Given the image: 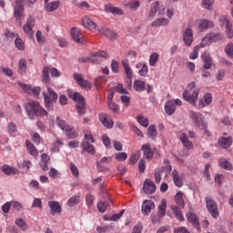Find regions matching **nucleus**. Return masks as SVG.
Here are the masks:
<instances>
[{"instance_id":"nucleus-1","label":"nucleus","mask_w":233,"mask_h":233,"mask_svg":"<svg viewBox=\"0 0 233 233\" xmlns=\"http://www.w3.org/2000/svg\"><path fill=\"white\" fill-rule=\"evenodd\" d=\"M25 112L29 119H35L36 117H46L48 112L46 111L38 102L33 101L25 104Z\"/></svg>"},{"instance_id":"nucleus-2","label":"nucleus","mask_w":233,"mask_h":233,"mask_svg":"<svg viewBox=\"0 0 233 233\" xmlns=\"http://www.w3.org/2000/svg\"><path fill=\"white\" fill-rule=\"evenodd\" d=\"M66 94L70 99L76 103V108L78 116H85V114H86V100L85 99V96L71 89H68Z\"/></svg>"},{"instance_id":"nucleus-3","label":"nucleus","mask_w":233,"mask_h":233,"mask_svg":"<svg viewBox=\"0 0 233 233\" xmlns=\"http://www.w3.org/2000/svg\"><path fill=\"white\" fill-rule=\"evenodd\" d=\"M43 96L46 108L52 110L54 108V103L57 101V93H56L52 87H47V92H44Z\"/></svg>"},{"instance_id":"nucleus-4","label":"nucleus","mask_w":233,"mask_h":233,"mask_svg":"<svg viewBox=\"0 0 233 233\" xmlns=\"http://www.w3.org/2000/svg\"><path fill=\"white\" fill-rule=\"evenodd\" d=\"M223 34L219 32H212L207 34L200 43L201 48H205L207 45H212V43H218V41H222Z\"/></svg>"},{"instance_id":"nucleus-5","label":"nucleus","mask_w":233,"mask_h":233,"mask_svg":"<svg viewBox=\"0 0 233 233\" xmlns=\"http://www.w3.org/2000/svg\"><path fill=\"white\" fill-rule=\"evenodd\" d=\"M189 118L192 119L195 127L199 128V130H205L207 128V124L203 121V115L199 112L189 110Z\"/></svg>"},{"instance_id":"nucleus-6","label":"nucleus","mask_w":233,"mask_h":233,"mask_svg":"<svg viewBox=\"0 0 233 233\" xmlns=\"http://www.w3.org/2000/svg\"><path fill=\"white\" fill-rule=\"evenodd\" d=\"M101 57L104 59H107L108 54L105 51H99L92 53L91 56L88 58L82 57L79 59L82 63H99L101 61Z\"/></svg>"},{"instance_id":"nucleus-7","label":"nucleus","mask_w":233,"mask_h":233,"mask_svg":"<svg viewBox=\"0 0 233 233\" xmlns=\"http://www.w3.org/2000/svg\"><path fill=\"white\" fill-rule=\"evenodd\" d=\"M207 208L212 218H218L219 217V210L218 209V204L212 198L207 197L205 198Z\"/></svg>"},{"instance_id":"nucleus-8","label":"nucleus","mask_w":233,"mask_h":233,"mask_svg":"<svg viewBox=\"0 0 233 233\" xmlns=\"http://www.w3.org/2000/svg\"><path fill=\"white\" fill-rule=\"evenodd\" d=\"M199 96V88H195L192 92V95L188 93V90H186L182 94V97L184 101L190 103L193 106H196V103L198 101V97Z\"/></svg>"},{"instance_id":"nucleus-9","label":"nucleus","mask_w":233,"mask_h":233,"mask_svg":"<svg viewBox=\"0 0 233 233\" xmlns=\"http://www.w3.org/2000/svg\"><path fill=\"white\" fill-rule=\"evenodd\" d=\"M157 12L159 15H165L167 11L165 7L159 4V2H154L150 5L148 17H156V14H157Z\"/></svg>"},{"instance_id":"nucleus-10","label":"nucleus","mask_w":233,"mask_h":233,"mask_svg":"<svg viewBox=\"0 0 233 233\" xmlns=\"http://www.w3.org/2000/svg\"><path fill=\"white\" fill-rule=\"evenodd\" d=\"M35 26V19L34 17L29 16L26 19V23L23 25V31L28 37H32L34 35V27Z\"/></svg>"},{"instance_id":"nucleus-11","label":"nucleus","mask_w":233,"mask_h":233,"mask_svg":"<svg viewBox=\"0 0 233 233\" xmlns=\"http://www.w3.org/2000/svg\"><path fill=\"white\" fill-rule=\"evenodd\" d=\"M73 77L76 83H77L84 90H92V84H90L88 80H84L83 75L75 73Z\"/></svg>"},{"instance_id":"nucleus-12","label":"nucleus","mask_w":233,"mask_h":233,"mask_svg":"<svg viewBox=\"0 0 233 233\" xmlns=\"http://www.w3.org/2000/svg\"><path fill=\"white\" fill-rule=\"evenodd\" d=\"M23 12H25V7L23 6V0H16L14 13L16 21L21 20V17H23Z\"/></svg>"},{"instance_id":"nucleus-13","label":"nucleus","mask_w":233,"mask_h":233,"mask_svg":"<svg viewBox=\"0 0 233 233\" xmlns=\"http://www.w3.org/2000/svg\"><path fill=\"white\" fill-rule=\"evenodd\" d=\"M183 41L186 46H192L194 43V32L190 28H187L183 33Z\"/></svg>"},{"instance_id":"nucleus-14","label":"nucleus","mask_w":233,"mask_h":233,"mask_svg":"<svg viewBox=\"0 0 233 233\" xmlns=\"http://www.w3.org/2000/svg\"><path fill=\"white\" fill-rule=\"evenodd\" d=\"M153 208H156L154 201L147 199L142 203V214L144 216H148Z\"/></svg>"},{"instance_id":"nucleus-15","label":"nucleus","mask_w":233,"mask_h":233,"mask_svg":"<svg viewBox=\"0 0 233 233\" xmlns=\"http://www.w3.org/2000/svg\"><path fill=\"white\" fill-rule=\"evenodd\" d=\"M99 121L106 128H113L114 127V120L112 118H108V115L105 113H101L99 115Z\"/></svg>"},{"instance_id":"nucleus-16","label":"nucleus","mask_w":233,"mask_h":233,"mask_svg":"<svg viewBox=\"0 0 233 233\" xmlns=\"http://www.w3.org/2000/svg\"><path fill=\"white\" fill-rule=\"evenodd\" d=\"M71 37L75 41V43H78V45H83L85 43V40H83V35L79 31V29L73 27L71 29Z\"/></svg>"},{"instance_id":"nucleus-17","label":"nucleus","mask_w":233,"mask_h":233,"mask_svg":"<svg viewBox=\"0 0 233 233\" xmlns=\"http://www.w3.org/2000/svg\"><path fill=\"white\" fill-rule=\"evenodd\" d=\"M215 25L212 20L201 19L198 25L199 32H205V30H209L214 28Z\"/></svg>"},{"instance_id":"nucleus-18","label":"nucleus","mask_w":233,"mask_h":233,"mask_svg":"<svg viewBox=\"0 0 233 233\" xmlns=\"http://www.w3.org/2000/svg\"><path fill=\"white\" fill-rule=\"evenodd\" d=\"M141 150L144 152V157L147 159V161H152L154 158V151H152V147L150 144H146L141 147Z\"/></svg>"},{"instance_id":"nucleus-19","label":"nucleus","mask_w":233,"mask_h":233,"mask_svg":"<svg viewBox=\"0 0 233 233\" xmlns=\"http://www.w3.org/2000/svg\"><path fill=\"white\" fill-rule=\"evenodd\" d=\"M145 194H154L156 192V184L150 179H146L143 185Z\"/></svg>"},{"instance_id":"nucleus-20","label":"nucleus","mask_w":233,"mask_h":233,"mask_svg":"<svg viewBox=\"0 0 233 233\" xmlns=\"http://www.w3.org/2000/svg\"><path fill=\"white\" fill-rule=\"evenodd\" d=\"M179 139L184 148H187V150H192V148H194V144H192V141L188 139V137H187L186 133H181L179 135Z\"/></svg>"},{"instance_id":"nucleus-21","label":"nucleus","mask_w":233,"mask_h":233,"mask_svg":"<svg viewBox=\"0 0 233 233\" xmlns=\"http://www.w3.org/2000/svg\"><path fill=\"white\" fill-rule=\"evenodd\" d=\"M112 161V157H104L101 158L99 162H97V167L101 170V172H110V169L106 168V165Z\"/></svg>"},{"instance_id":"nucleus-22","label":"nucleus","mask_w":233,"mask_h":233,"mask_svg":"<svg viewBox=\"0 0 233 233\" xmlns=\"http://www.w3.org/2000/svg\"><path fill=\"white\" fill-rule=\"evenodd\" d=\"M82 25L86 26L87 30H90V32H96V23H94V21H92L90 17L85 16L82 19Z\"/></svg>"},{"instance_id":"nucleus-23","label":"nucleus","mask_w":233,"mask_h":233,"mask_svg":"<svg viewBox=\"0 0 233 233\" xmlns=\"http://www.w3.org/2000/svg\"><path fill=\"white\" fill-rule=\"evenodd\" d=\"M172 176L175 187H177V188H181V187H183V176L179 175V172H177V170L176 169L173 170Z\"/></svg>"},{"instance_id":"nucleus-24","label":"nucleus","mask_w":233,"mask_h":233,"mask_svg":"<svg viewBox=\"0 0 233 233\" xmlns=\"http://www.w3.org/2000/svg\"><path fill=\"white\" fill-rule=\"evenodd\" d=\"M187 221H189L190 224L194 225L195 228L197 230H199V218H198V215L194 214L192 212H189L187 214Z\"/></svg>"},{"instance_id":"nucleus-25","label":"nucleus","mask_w":233,"mask_h":233,"mask_svg":"<svg viewBox=\"0 0 233 233\" xmlns=\"http://www.w3.org/2000/svg\"><path fill=\"white\" fill-rule=\"evenodd\" d=\"M48 207L51 208V215L61 214V205L57 201H49Z\"/></svg>"},{"instance_id":"nucleus-26","label":"nucleus","mask_w":233,"mask_h":233,"mask_svg":"<svg viewBox=\"0 0 233 233\" xmlns=\"http://www.w3.org/2000/svg\"><path fill=\"white\" fill-rule=\"evenodd\" d=\"M218 144L221 148H230L232 147V138L231 137H221L218 139Z\"/></svg>"},{"instance_id":"nucleus-27","label":"nucleus","mask_w":233,"mask_h":233,"mask_svg":"<svg viewBox=\"0 0 233 233\" xmlns=\"http://www.w3.org/2000/svg\"><path fill=\"white\" fill-rule=\"evenodd\" d=\"M133 88L136 92H145L147 84L143 80L136 79L133 83Z\"/></svg>"},{"instance_id":"nucleus-28","label":"nucleus","mask_w":233,"mask_h":233,"mask_svg":"<svg viewBox=\"0 0 233 233\" xmlns=\"http://www.w3.org/2000/svg\"><path fill=\"white\" fill-rule=\"evenodd\" d=\"M26 150L30 156H33V157H37L39 156V152L37 151V148L35 146H34L30 140L25 141Z\"/></svg>"},{"instance_id":"nucleus-29","label":"nucleus","mask_w":233,"mask_h":233,"mask_svg":"<svg viewBox=\"0 0 233 233\" xmlns=\"http://www.w3.org/2000/svg\"><path fill=\"white\" fill-rule=\"evenodd\" d=\"M165 112L167 116H173L176 112V106L174 105V100H168L165 104Z\"/></svg>"},{"instance_id":"nucleus-30","label":"nucleus","mask_w":233,"mask_h":233,"mask_svg":"<svg viewBox=\"0 0 233 233\" xmlns=\"http://www.w3.org/2000/svg\"><path fill=\"white\" fill-rule=\"evenodd\" d=\"M105 10L114 15H123V10L119 9V7L113 6L110 4L105 5Z\"/></svg>"},{"instance_id":"nucleus-31","label":"nucleus","mask_w":233,"mask_h":233,"mask_svg":"<svg viewBox=\"0 0 233 233\" xmlns=\"http://www.w3.org/2000/svg\"><path fill=\"white\" fill-rule=\"evenodd\" d=\"M122 66L126 72L127 77L128 79H131L134 73L132 71V68L130 67V64L128 63L127 59L122 60Z\"/></svg>"},{"instance_id":"nucleus-32","label":"nucleus","mask_w":233,"mask_h":233,"mask_svg":"<svg viewBox=\"0 0 233 233\" xmlns=\"http://www.w3.org/2000/svg\"><path fill=\"white\" fill-rule=\"evenodd\" d=\"M82 148L85 152H88V154H96V148H94V145L90 144V142L86 140L82 141Z\"/></svg>"},{"instance_id":"nucleus-33","label":"nucleus","mask_w":233,"mask_h":233,"mask_svg":"<svg viewBox=\"0 0 233 233\" xmlns=\"http://www.w3.org/2000/svg\"><path fill=\"white\" fill-rule=\"evenodd\" d=\"M46 12H55L57 10L59 6H61V2L59 1H53L51 3H45Z\"/></svg>"},{"instance_id":"nucleus-34","label":"nucleus","mask_w":233,"mask_h":233,"mask_svg":"<svg viewBox=\"0 0 233 233\" xmlns=\"http://www.w3.org/2000/svg\"><path fill=\"white\" fill-rule=\"evenodd\" d=\"M98 31L99 34H102V35H105V37L108 39H114V37H116V33L105 26H102Z\"/></svg>"},{"instance_id":"nucleus-35","label":"nucleus","mask_w":233,"mask_h":233,"mask_svg":"<svg viewBox=\"0 0 233 233\" xmlns=\"http://www.w3.org/2000/svg\"><path fill=\"white\" fill-rule=\"evenodd\" d=\"M212 103V95L207 93L204 95V101L200 100L198 104V108H205L206 106L210 105Z\"/></svg>"},{"instance_id":"nucleus-36","label":"nucleus","mask_w":233,"mask_h":233,"mask_svg":"<svg viewBox=\"0 0 233 233\" xmlns=\"http://www.w3.org/2000/svg\"><path fill=\"white\" fill-rule=\"evenodd\" d=\"M183 196L185 193L178 191L175 196V201L180 208H185V200H183Z\"/></svg>"},{"instance_id":"nucleus-37","label":"nucleus","mask_w":233,"mask_h":233,"mask_svg":"<svg viewBox=\"0 0 233 233\" xmlns=\"http://www.w3.org/2000/svg\"><path fill=\"white\" fill-rule=\"evenodd\" d=\"M170 21L168 18H157L155 21L152 22L151 26H167Z\"/></svg>"},{"instance_id":"nucleus-38","label":"nucleus","mask_w":233,"mask_h":233,"mask_svg":"<svg viewBox=\"0 0 233 233\" xmlns=\"http://www.w3.org/2000/svg\"><path fill=\"white\" fill-rule=\"evenodd\" d=\"M202 60L204 62L203 67L206 70H210L212 67V57H210V55L202 56Z\"/></svg>"},{"instance_id":"nucleus-39","label":"nucleus","mask_w":233,"mask_h":233,"mask_svg":"<svg viewBox=\"0 0 233 233\" xmlns=\"http://www.w3.org/2000/svg\"><path fill=\"white\" fill-rule=\"evenodd\" d=\"M7 133L12 137H15V136H17V126L13 122L9 123L7 125Z\"/></svg>"},{"instance_id":"nucleus-40","label":"nucleus","mask_w":233,"mask_h":233,"mask_svg":"<svg viewBox=\"0 0 233 233\" xmlns=\"http://www.w3.org/2000/svg\"><path fill=\"white\" fill-rule=\"evenodd\" d=\"M64 132H66L68 139H76V137H77V131H76V128H74V127L72 126H68V128Z\"/></svg>"},{"instance_id":"nucleus-41","label":"nucleus","mask_w":233,"mask_h":233,"mask_svg":"<svg viewBox=\"0 0 233 233\" xmlns=\"http://www.w3.org/2000/svg\"><path fill=\"white\" fill-rule=\"evenodd\" d=\"M171 210H173L177 219L178 221H185V217L183 216V213L181 212V209L177 206H172Z\"/></svg>"},{"instance_id":"nucleus-42","label":"nucleus","mask_w":233,"mask_h":233,"mask_svg":"<svg viewBox=\"0 0 233 233\" xmlns=\"http://www.w3.org/2000/svg\"><path fill=\"white\" fill-rule=\"evenodd\" d=\"M137 68H140L138 70V75L141 76L142 77H145V76L148 74V66H146V64L139 63L137 65Z\"/></svg>"},{"instance_id":"nucleus-43","label":"nucleus","mask_w":233,"mask_h":233,"mask_svg":"<svg viewBox=\"0 0 233 233\" xmlns=\"http://www.w3.org/2000/svg\"><path fill=\"white\" fill-rule=\"evenodd\" d=\"M42 81H44V83H50V67L49 66H44Z\"/></svg>"},{"instance_id":"nucleus-44","label":"nucleus","mask_w":233,"mask_h":233,"mask_svg":"<svg viewBox=\"0 0 233 233\" xmlns=\"http://www.w3.org/2000/svg\"><path fill=\"white\" fill-rule=\"evenodd\" d=\"M147 136L151 137V139H156L157 137V129L156 127V125H151L147 128Z\"/></svg>"},{"instance_id":"nucleus-45","label":"nucleus","mask_w":233,"mask_h":233,"mask_svg":"<svg viewBox=\"0 0 233 233\" xmlns=\"http://www.w3.org/2000/svg\"><path fill=\"white\" fill-rule=\"evenodd\" d=\"M219 165L221 168H224L225 170H232V163L225 158L219 159Z\"/></svg>"},{"instance_id":"nucleus-46","label":"nucleus","mask_w":233,"mask_h":233,"mask_svg":"<svg viewBox=\"0 0 233 233\" xmlns=\"http://www.w3.org/2000/svg\"><path fill=\"white\" fill-rule=\"evenodd\" d=\"M137 123H139V125H141V127H144L145 128H147V127H148V125H150L148 118H147L141 115H137Z\"/></svg>"},{"instance_id":"nucleus-47","label":"nucleus","mask_w":233,"mask_h":233,"mask_svg":"<svg viewBox=\"0 0 233 233\" xmlns=\"http://www.w3.org/2000/svg\"><path fill=\"white\" fill-rule=\"evenodd\" d=\"M56 125L57 127H59V128H61V130H63L65 132V130H68V125L66 124V122L65 120H63L60 117H56Z\"/></svg>"},{"instance_id":"nucleus-48","label":"nucleus","mask_w":233,"mask_h":233,"mask_svg":"<svg viewBox=\"0 0 233 233\" xmlns=\"http://www.w3.org/2000/svg\"><path fill=\"white\" fill-rule=\"evenodd\" d=\"M225 53L227 54L228 57L233 59V43H228L225 47Z\"/></svg>"},{"instance_id":"nucleus-49","label":"nucleus","mask_w":233,"mask_h":233,"mask_svg":"<svg viewBox=\"0 0 233 233\" xmlns=\"http://www.w3.org/2000/svg\"><path fill=\"white\" fill-rule=\"evenodd\" d=\"M159 61V55L157 53L151 54L149 57V65L150 66H156V64Z\"/></svg>"},{"instance_id":"nucleus-50","label":"nucleus","mask_w":233,"mask_h":233,"mask_svg":"<svg viewBox=\"0 0 233 233\" xmlns=\"http://www.w3.org/2000/svg\"><path fill=\"white\" fill-rule=\"evenodd\" d=\"M109 203L107 201H101L97 204V208L101 214L105 213L106 208H108Z\"/></svg>"},{"instance_id":"nucleus-51","label":"nucleus","mask_w":233,"mask_h":233,"mask_svg":"<svg viewBox=\"0 0 233 233\" xmlns=\"http://www.w3.org/2000/svg\"><path fill=\"white\" fill-rule=\"evenodd\" d=\"M2 171L4 174H6V176H10V174H15V168L6 165L2 167Z\"/></svg>"},{"instance_id":"nucleus-52","label":"nucleus","mask_w":233,"mask_h":233,"mask_svg":"<svg viewBox=\"0 0 233 233\" xmlns=\"http://www.w3.org/2000/svg\"><path fill=\"white\" fill-rule=\"evenodd\" d=\"M18 68L21 74H24V72H26V59L22 58L19 60Z\"/></svg>"},{"instance_id":"nucleus-53","label":"nucleus","mask_w":233,"mask_h":233,"mask_svg":"<svg viewBox=\"0 0 233 233\" xmlns=\"http://www.w3.org/2000/svg\"><path fill=\"white\" fill-rule=\"evenodd\" d=\"M219 25L220 26H225V28L230 26V21L227 18L226 15H222L219 17Z\"/></svg>"},{"instance_id":"nucleus-54","label":"nucleus","mask_w":233,"mask_h":233,"mask_svg":"<svg viewBox=\"0 0 233 233\" xmlns=\"http://www.w3.org/2000/svg\"><path fill=\"white\" fill-rule=\"evenodd\" d=\"M201 5L205 10H210L214 5V0H202Z\"/></svg>"},{"instance_id":"nucleus-55","label":"nucleus","mask_w":233,"mask_h":233,"mask_svg":"<svg viewBox=\"0 0 233 233\" xmlns=\"http://www.w3.org/2000/svg\"><path fill=\"white\" fill-rule=\"evenodd\" d=\"M69 168L74 177H79V169H77V167L74 163H70Z\"/></svg>"},{"instance_id":"nucleus-56","label":"nucleus","mask_w":233,"mask_h":233,"mask_svg":"<svg viewBox=\"0 0 233 233\" xmlns=\"http://www.w3.org/2000/svg\"><path fill=\"white\" fill-rule=\"evenodd\" d=\"M18 85L22 88V90H24V92H25V94H32V86H30L29 85H26L23 82H19Z\"/></svg>"},{"instance_id":"nucleus-57","label":"nucleus","mask_w":233,"mask_h":233,"mask_svg":"<svg viewBox=\"0 0 233 233\" xmlns=\"http://www.w3.org/2000/svg\"><path fill=\"white\" fill-rule=\"evenodd\" d=\"M201 48V44L199 46H196L194 51L190 54V59H198V56H199V49Z\"/></svg>"},{"instance_id":"nucleus-58","label":"nucleus","mask_w":233,"mask_h":233,"mask_svg":"<svg viewBox=\"0 0 233 233\" xmlns=\"http://www.w3.org/2000/svg\"><path fill=\"white\" fill-rule=\"evenodd\" d=\"M79 203V196L76 195L72 198H69V200L67 201V205L69 207H74V205H77Z\"/></svg>"},{"instance_id":"nucleus-59","label":"nucleus","mask_w":233,"mask_h":233,"mask_svg":"<svg viewBox=\"0 0 233 233\" xmlns=\"http://www.w3.org/2000/svg\"><path fill=\"white\" fill-rule=\"evenodd\" d=\"M158 218H163L167 214V204H162L158 207Z\"/></svg>"},{"instance_id":"nucleus-60","label":"nucleus","mask_w":233,"mask_h":233,"mask_svg":"<svg viewBox=\"0 0 233 233\" xmlns=\"http://www.w3.org/2000/svg\"><path fill=\"white\" fill-rule=\"evenodd\" d=\"M108 108L114 112V114H117L119 112V106L114 102H107Z\"/></svg>"},{"instance_id":"nucleus-61","label":"nucleus","mask_w":233,"mask_h":233,"mask_svg":"<svg viewBox=\"0 0 233 233\" xmlns=\"http://www.w3.org/2000/svg\"><path fill=\"white\" fill-rule=\"evenodd\" d=\"M114 90L117 92L118 94H128V91L127 88L123 87V84H118L114 87Z\"/></svg>"},{"instance_id":"nucleus-62","label":"nucleus","mask_w":233,"mask_h":233,"mask_svg":"<svg viewBox=\"0 0 233 233\" xmlns=\"http://www.w3.org/2000/svg\"><path fill=\"white\" fill-rule=\"evenodd\" d=\"M15 45L18 50H25V43L23 42V39L16 38L15 40Z\"/></svg>"},{"instance_id":"nucleus-63","label":"nucleus","mask_w":233,"mask_h":233,"mask_svg":"<svg viewBox=\"0 0 233 233\" xmlns=\"http://www.w3.org/2000/svg\"><path fill=\"white\" fill-rule=\"evenodd\" d=\"M161 176H163V169H156L155 171V179L156 183L159 184L161 183Z\"/></svg>"},{"instance_id":"nucleus-64","label":"nucleus","mask_w":233,"mask_h":233,"mask_svg":"<svg viewBox=\"0 0 233 233\" xmlns=\"http://www.w3.org/2000/svg\"><path fill=\"white\" fill-rule=\"evenodd\" d=\"M174 233H190L185 227H177L174 228Z\"/></svg>"}]
</instances>
